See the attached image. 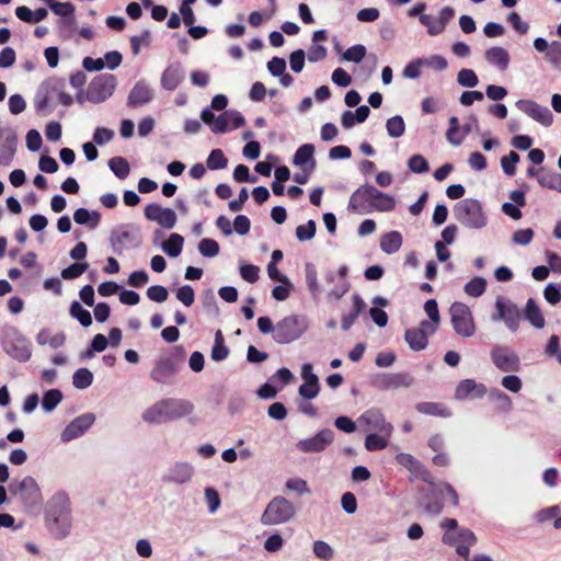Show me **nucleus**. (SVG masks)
<instances>
[{"instance_id":"1","label":"nucleus","mask_w":561,"mask_h":561,"mask_svg":"<svg viewBox=\"0 0 561 561\" xmlns=\"http://www.w3.org/2000/svg\"><path fill=\"white\" fill-rule=\"evenodd\" d=\"M46 526L56 538H65L70 530V500L66 492H57L46 505Z\"/></svg>"},{"instance_id":"2","label":"nucleus","mask_w":561,"mask_h":561,"mask_svg":"<svg viewBox=\"0 0 561 561\" xmlns=\"http://www.w3.org/2000/svg\"><path fill=\"white\" fill-rule=\"evenodd\" d=\"M193 410L194 405L188 400L167 398L146 409L142 419L149 424H160L186 416Z\"/></svg>"},{"instance_id":"3","label":"nucleus","mask_w":561,"mask_h":561,"mask_svg":"<svg viewBox=\"0 0 561 561\" xmlns=\"http://www.w3.org/2000/svg\"><path fill=\"white\" fill-rule=\"evenodd\" d=\"M1 344L5 353L19 362H27L32 356L31 342L15 327L3 328Z\"/></svg>"},{"instance_id":"4","label":"nucleus","mask_w":561,"mask_h":561,"mask_svg":"<svg viewBox=\"0 0 561 561\" xmlns=\"http://www.w3.org/2000/svg\"><path fill=\"white\" fill-rule=\"evenodd\" d=\"M456 219L471 229H481L486 225V217L479 201L465 198L454 207Z\"/></svg>"},{"instance_id":"5","label":"nucleus","mask_w":561,"mask_h":561,"mask_svg":"<svg viewBox=\"0 0 561 561\" xmlns=\"http://www.w3.org/2000/svg\"><path fill=\"white\" fill-rule=\"evenodd\" d=\"M295 514L296 508L293 503L283 496H275L266 505L261 516V523L267 526L284 524L290 520Z\"/></svg>"},{"instance_id":"6","label":"nucleus","mask_w":561,"mask_h":561,"mask_svg":"<svg viewBox=\"0 0 561 561\" xmlns=\"http://www.w3.org/2000/svg\"><path fill=\"white\" fill-rule=\"evenodd\" d=\"M306 328L305 321L298 316H287L276 323L273 339L278 344H287L299 339Z\"/></svg>"},{"instance_id":"7","label":"nucleus","mask_w":561,"mask_h":561,"mask_svg":"<svg viewBox=\"0 0 561 561\" xmlns=\"http://www.w3.org/2000/svg\"><path fill=\"white\" fill-rule=\"evenodd\" d=\"M117 81L114 75L103 73L94 77L88 85L85 99L92 103L106 101L116 88Z\"/></svg>"},{"instance_id":"8","label":"nucleus","mask_w":561,"mask_h":561,"mask_svg":"<svg viewBox=\"0 0 561 561\" xmlns=\"http://www.w3.org/2000/svg\"><path fill=\"white\" fill-rule=\"evenodd\" d=\"M455 332L463 337L472 336L476 325L470 308L462 302H454L449 309Z\"/></svg>"},{"instance_id":"9","label":"nucleus","mask_w":561,"mask_h":561,"mask_svg":"<svg viewBox=\"0 0 561 561\" xmlns=\"http://www.w3.org/2000/svg\"><path fill=\"white\" fill-rule=\"evenodd\" d=\"M495 309L497 313L492 316V320L503 321L512 332H516L522 319V313L518 307L511 300L497 297L495 301Z\"/></svg>"},{"instance_id":"10","label":"nucleus","mask_w":561,"mask_h":561,"mask_svg":"<svg viewBox=\"0 0 561 561\" xmlns=\"http://www.w3.org/2000/svg\"><path fill=\"white\" fill-rule=\"evenodd\" d=\"M443 542L448 546H454L456 552L468 559L470 554V547L477 543V537L468 528L458 529L457 533H445L442 538Z\"/></svg>"},{"instance_id":"11","label":"nucleus","mask_w":561,"mask_h":561,"mask_svg":"<svg viewBox=\"0 0 561 561\" xmlns=\"http://www.w3.org/2000/svg\"><path fill=\"white\" fill-rule=\"evenodd\" d=\"M376 190L375 186L369 184L359 186L350 197L348 210L360 215L371 213Z\"/></svg>"},{"instance_id":"12","label":"nucleus","mask_w":561,"mask_h":561,"mask_svg":"<svg viewBox=\"0 0 561 561\" xmlns=\"http://www.w3.org/2000/svg\"><path fill=\"white\" fill-rule=\"evenodd\" d=\"M491 358L497 369L504 373H516L520 369L518 355L507 346L495 345L491 351Z\"/></svg>"},{"instance_id":"13","label":"nucleus","mask_w":561,"mask_h":561,"mask_svg":"<svg viewBox=\"0 0 561 561\" xmlns=\"http://www.w3.org/2000/svg\"><path fill=\"white\" fill-rule=\"evenodd\" d=\"M436 331V327L428 320H423L417 328L408 329L404 339L413 351H422L428 344V336Z\"/></svg>"},{"instance_id":"14","label":"nucleus","mask_w":561,"mask_h":561,"mask_svg":"<svg viewBox=\"0 0 561 561\" xmlns=\"http://www.w3.org/2000/svg\"><path fill=\"white\" fill-rule=\"evenodd\" d=\"M396 460L399 465L409 470L414 479L421 480L430 485L434 484V477L431 471L414 456L408 453H400Z\"/></svg>"},{"instance_id":"15","label":"nucleus","mask_w":561,"mask_h":561,"mask_svg":"<svg viewBox=\"0 0 561 561\" xmlns=\"http://www.w3.org/2000/svg\"><path fill=\"white\" fill-rule=\"evenodd\" d=\"M179 371V365L174 358L167 356L159 358L151 373L150 378L160 385H170Z\"/></svg>"},{"instance_id":"16","label":"nucleus","mask_w":561,"mask_h":561,"mask_svg":"<svg viewBox=\"0 0 561 561\" xmlns=\"http://www.w3.org/2000/svg\"><path fill=\"white\" fill-rule=\"evenodd\" d=\"M10 490L18 494L27 506H33L42 501L39 486L32 477H25L16 486L11 484Z\"/></svg>"},{"instance_id":"17","label":"nucleus","mask_w":561,"mask_h":561,"mask_svg":"<svg viewBox=\"0 0 561 561\" xmlns=\"http://www.w3.org/2000/svg\"><path fill=\"white\" fill-rule=\"evenodd\" d=\"M414 378L408 373H386L377 375L374 385L382 391L408 388Z\"/></svg>"},{"instance_id":"18","label":"nucleus","mask_w":561,"mask_h":561,"mask_svg":"<svg viewBox=\"0 0 561 561\" xmlns=\"http://www.w3.org/2000/svg\"><path fill=\"white\" fill-rule=\"evenodd\" d=\"M145 217L157 221L161 227L171 229L176 224V214L171 208H163L159 204L151 203L145 207Z\"/></svg>"},{"instance_id":"19","label":"nucleus","mask_w":561,"mask_h":561,"mask_svg":"<svg viewBox=\"0 0 561 561\" xmlns=\"http://www.w3.org/2000/svg\"><path fill=\"white\" fill-rule=\"evenodd\" d=\"M334 439V433L330 428L318 432L313 437L302 439L297 447L304 453H320L324 450Z\"/></svg>"},{"instance_id":"20","label":"nucleus","mask_w":561,"mask_h":561,"mask_svg":"<svg viewBox=\"0 0 561 561\" xmlns=\"http://www.w3.org/2000/svg\"><path fill=\"white\" fill-rule=\"evenodd\" d=\"M516 107L524 112L526 115L542 124L549 126L552 123V113L546 106H541L531 100H518Z\"/></svg>"},{"instance_id":"21","label":"nucleus","mask_w":561,"mask_h":561,"mask_svg":"<svg viewBox=\"0 0 561 561\" xmlns=\"http://www.w3.org/2000/svg\"><path fill=\"white\" fill-rule=\"evenodd\" d=\"M245 124L243 115L238 111H226L219 116L215 117L211 125V130L215 134H224L229 128L237 129Z\"/></svg>"},{"instance_id":"22","label":"nucleus","mask_w":561,"mask_h":561,"mask_svg":"<svg viewBox=\"0 0 561 561\" xmlns=\"http://www.w3.org/2000/svg\"><path fill=\"white\" fill-rule=\"evenodd\" d=\"M95 417L91 413L82 414L70 422L61 433L64 442L72 440L82 435L94 422Z\"/></svg>"},{"instance_id":"23","label":"nucleus","mask_w":561,"mask_h":561,"mask_svg":"<svg viewBox=\"0 0 561 561\" xmlns=\"http://www.w3.org/2000/svg\"><path fill=\"white\" fill-rule=\"evenodd\" d=\"M488 392L486 387L483 383H478L473 379L461 380L455 391V398L463 400L467 398L480 399Z\"/></svg>"},{"instance_id":"24","label":"nucleus","mask_w":561,"mask_h":561,"mask_svg":"<svg viewBox=\"0 0 561 561\" xmlns=\"http://www.w3.org/2000/svg\"><path fill=\"white\" fill-rule=\"evenodd\" d=\"M152 100V92L144 81H138L130 90L127 105L136 108L149 103Z\"/></svg>"},{"instance_id":"25","label":"nucleus","mask_w":561,"mask_h":561,"mask_svg":"<svg viewBox=\"0 0 561 561\" xmlns=\"http://www.w3.org/2000/svg\"><path fill=\"white\" fill-rule=\"evenodd\" d=\"M182 79L183 72L181 64H171L169 67H167L161 76V85L168 91H173L178 88Z\"/></svg>"},{"instance_id":"26","label":"nucleus","mask_w":561,"mask_h":561,"mask_svg":"<svg viewBox=\"0 0 561 561\" xmlns=\"http://www.w3.org/2000/svg\"><path fill=\"white\" fill-rule=\"evenodd\" d=\"M314 146L305 144L300 146L294 154L293 163L299 167H308L309 172L316 168V160L313 159Z\"/></svg>"},{"instance_id":"27","label":"nucleus","mask_w":561,"mask_h":561,"mask_svg":"<svg viewBox=\"0 0 561 561\" xmlns=\"http://www.w3.org/2000/svg\"><path fill=\"white\" fill-rule=\"evenodd\" d=\"M45 87H46L47 93H51V94L56 93L57 94L58 101L62 105L70 106L72 104L73 100H72L71 95L64 91L65 87H66L65 79L50 78L49 80L46 81Z\"/></svg>"},{"instance_id":"28","label":"nucleus","mask_w":561,"mask_h":561,"mask_svg":"<svg viewBox=\"0 0 561 561\" xmlns=\"http://www.w3.org/2000/svg\"><path fill=\"white\" fill-rule=\"evenodd\" d=\"M524 317L536 329H542L546 324L545 317L534 298L527 300Z\"/></svg>"},{"instance_id":"29","label":"nucleus","mask_w":561,"mask_h":561,"mask_svg":"<svg viewBox=\"0 0 561 561\" xmlns=\"http://www.w3.org/2000/svg\"><path fill=\"white\" fill-rule=\"evenodd\" d=\"M193 467L187 462H179L170 470V473L165 478L169 482L179 484L186 483L193 476Z\"/></svg>"},{"instance_id":"30","label":"nucleus","mask_w":561,"mask_h":561,"mask_svg":"<svg viewBox=\"0 0 561 561\" xmlns=\"http://www.w3.org/2000/svg\"><path fill=\"white\" fill-rule=\"evenodd\" d=\"M485 59L489 64L496 66L500 70H506L510 65V55L503 47H492L485 51Z\"/></svg>"},{"instance_id":"31","label":"nucleus","mask_w":561,"mask_h":561,"mask_svg":"<svg viewBox=\"0 0 561 561\" xmlns=\"http://www.w3.org/2000/svg\"><path fill=\"white\" fill-rule=\"evenodd\" d=\"M110 240L113 251L118 255L129 247H137V243H134V237L129 231L114 232Z\"/></svg>"},{"instance_id":"32","label":"nucleus","mask_w":561,"mask_h":561,"mask_svg":"<svg viewBox=\"0 0 561 561\" xmlns=\"http://www.w3.org/2000/svg\"><path fill=\"white\" fill-rule=\"evenodd\" d=\"M403 239L399 231L385 233L380 239V248L387 254L398 252L402 245Z\"/></svg>"},{"instance_id":"33","label":"nucleus","mask_w":561,"mask_h":561,"mask_svg":"<svg viewBox=\"0 0 561 561\" xmlns=\"http://www.w3.org/2000/svg\"><path fill=\"white\" fill-rule=\"evenodd\" d=\"M360 421L365 422L369 430L383 431L389 424H387L383 414L379 410H368L362 414Z\"/></svg>"},{"instance_id":"34","label":"nucleus","mask_w":561,"mask_h":561,"mask_svg":"<svg viewBox=\"0 0 561 561\" xmlns=\"http://www.w3.org/2000/svg\"><path fill=\"white\" fill-rule=\"evenodd\" d=\"M36 342L39 345L48 344L51 348H59L66 342V334L64 332H58L54 335L50 334L48 329H43L36 335Z\"/></svg>"},{"instance_id":"35","label":"nucleus","mask_w":561,"mask_h":561,"mask_svg":"<svg viewBox=\"0 0 561 561\" xmlns=\"http://www.w3.org/2000/svg\"><path fill=\"white\" fill-rule=\"evenodd\" d=\"M73 220L78 225H88L90 229H95L101 220L99 211L90 213L87 208H78L73 214Z\"/></svg>"},{"instance_id":"36","label":"nucleus","mask_w":561,"mask_h":561,"mask_svg":"<svg viewBox=\"0 0 561 561\" xmlns=\"http://www.w3.org/2000/svg\"><path fill=\"white\" fill-rule=\"evenodd\" d=\"M16 136L12 135L5 138V140L0 145V164L9 165L15 154L16 151Z\"/></svg>"},{"instance_id":"37","label":"nucleus","mask_w":561,"mask_h":561,"mask_svg":"<svg viewBox=\"0 0 561 561\" xmlns=\"http://www.w3.org/2000/svg\"><path fill=\"white\" fill-rule=\"evenodd\" d=\"M371 213L377 211H391L396 207V201L391 195L385 194L376 190Z\"/></svg>"},{"instance_id":"38","label":"nucleus","mask_w":561,"mask_h":561,"mask_svg":"<svg viewBox=\"0 0 561 561\" xmlns=\"http://www.w3.org/2000/svg\"><path fill=\"white\" fill-rule=\"evenodd\" d=\"M184 239L179 233H172L167 241L162 243L163 251L171 257L180 255L183 249Z\"/></svg>"},{"instance_id":"39","label":"nucleus","mask_w":561,"mask_h":561,"mask_svg":"<svg viewBox=\"0 0 561 561\" xmlns=\"http://www.w3.org/2000/svg\"><path fill=\"white\" fill-rule=\"evenodd\" d=\"M108 168L121 180L129 175L130 167L128 161L123 157H114L108 160Z\"/></svg>"},{"instance_id":"40","label":"nucleus","mask_w":561,"mask_h":561,"mask_svg":"<svg viewBox=\"0 0 561 561\" xmlns=\"http://www.w3.org/2000/svg\"><path fill=\"white\" fill-rule=\"evenodd\" d=\"M387 133L392 138H399L405 133V123L401 115H394L387 119Z\"/></svg>"},{"instance_id":"41","label":"nucleus","mask_w":561,"mask_h":561,"mask_svg":"<svg viewBox=\"0 0 561 561\" xmlns=\"http://www.w3.org/2000/svg\"><path fill=\"white\" fill-rule=\"evenodd\" d=\"M70 316L77 319L80 324L88 328L92 324V317L89 310L84 309L80 302L73 301L69 309Z\"/></svg>"},{"instance_id":"42","label":"nucleus","mask_w":561,"mask_h":561,"mask_svg":"<svg viewBox=\"0 0 561 561\" xmlns=\"http://www.w3.org/2000/svg\"><path fill=\"white\" fill-rule=\"evenodd\" d=\"M229 355V348L225 345L224 336L220 330L216 332L215 345L211 350V358L215 362H221Z\"/></svg>"},{"instance_id":"43","label":"nucleus","mask_w":561,"mask_h":561,"mask_svg":"<svg viewBox=\"0 0 561 561\" xmlns=\"http://www.w3.org/2000/svg\"><path fill=\"white\" fill-rule=\"evenodd\" d=\"M206 164L209 170H220L227 167L228 159L221 149H214L210 151Z\"/></svg>"},{"instance_id":"44","label":"nucleus","mask_w":561,"mask_h":561,"mask_svg":"<svg viewBox=\"0 0 561 561\" xmlns=\"http://www.w3.org/2000/svg\"><path fill=\"white\" fill-rule=\"evenodd\" d=\"M320 391L319 379L317 376H311L308 381L299 387V394L305 399H313Z\"/></svg>"},{"instance_id":"45","label":"nucleus","mask_w":561,"mask_h":561,"mask_svg":"<svg viewBox=\"0 0 561 561\" xmlns=\"http://www.w3.org/2000/svg\"><path fill=\"white\" fill-rule=\"evenodd\" d=\"M93 374L88 368H79L75 371L72 383L77 389H85L92 385Z\"/></svg>"},{"instance_id":"46","label":"nucleus","mask_w":561,"mask_h":561,"mask_svg":"<svg viewBox=\"0 0 561 561\" xmlns=\"http://www.w3.org/2000/svg\"><path fill=\"white\" fill-rule=\"evenodd\" d=\"M538 183L546 188L554 190L561 193V174L545 173L537 178Z\"/></svg>"},{"instance_id":"47","label":"nucleus","mask_w":561,"mask_h":561,"mask_svg":"<svg viewBox=\"0 0 561 561\" xmlns=\"http://www.w3.org/2000/svg\"><path fill=\"white\" fill-rule=\"evenodd\" d=\"M485 279L483 277H474L466 284L465 291L471 297H479L485 291Z\"/></svg>"},{"instance_id":"48","label":"nucleus","mask_w":561,"mask_h":561,"mask_svg":"<svg viewBox=\"0 0 561 561\" xmlns=\"http://www.w3.org/2000/svg\"><path fill=\"white\" fill-rule=\"evenodd\" d=\"M61 399H62V393L60 390H58V389L48 390L47 392H45L43 400H42L43 409L46 411L54 410L59 404Z\"/></svg>"},{"instance_id":"49","label":"nucleus","mask_w":561,"mask_h":561,"mask_svg":"<svg viewBox=\"0 0 561 561\" xmlns=\"http://www.w3.org/2000/svg\"><path fill=\"white\" fill-rule=\"evenodd\" d=\"M198 251L203 256L214 257L219 253V244L214 239L205 238L198 243Z\"/></svg>"},{"instance_id":"50","label":"nucleus","mask_w":561,"mask_h":561,"mask_svg":"<svg viewBox=\"0 0 561 561\" xmlns=\"http://www.w3.org/2000/svg\"><path fill=\"white\" fill-rule=\"evenodd\" d=\"M519 161V154L515 151H511L507 156L502 157L501 165L504 173L508 176H513L516 173V163Z\"/></svg>"},{"instance_id":"51","label":"nucleus","mask_w":561,"mask_h":561,"mask_svg":"<svg viewBox=\"0 0 561 561\" xmlns=\"http://www.w3.org/2000/svg\"><path fill=\"white\" fill-rule=\"evenodd\" d=\"M89 267L87 262H76L61 271V277L64 279H75L81 276Z\"/></svg>"},{"instance_id":"52","label":"nucleus","mask_w":561,"mask_h":561,"mask_svg":"<svg viewBox=\"0 0 561 561\" xmlns=\"http://www.w3.org/2000/svg\"><path fill=\"white\" fill-rule=\"evenodd\" d=\"M316 230V221L310 219L306 225H300L296 228V237L301 242L308 241L314 237Z\"/></svg>"},{"instance_id":"53","label":"nucleus","mask_w":561,"mask_h":561,"mask_svg":"<svg viewBox=\"0 0 561 561\" xmlns=\"http://www.w3.org/2000/svg\"><path fill=\"white\" fill-rule=\"evenodd\" d=\"M313 553L317 558L329 561L333 558L334 551L328 542L323 540H316L313 542Z\"/></svg>"},{"instance_id":"54","label":"nucleus","mask_w":561,"mask_h":561,"mask_svg":"<svg viewBox=\"0 0 561 561\" xmlns=\"http://www.w3.org/2000/svg\"><path fill=\"white\" fill-rule=\"evenodd\" d=\"M306 283L310 293L316 296L319 293L320 287L317 270L311 263L306 264Z\"/></svg>"},{"instance_id":"55","label":"nucleus","mask_w":561,"mask_h":561,"mask_svg":"<svg viewBox=\"0 0 561 561\" xmlns=\"http://www.w3.org/2000/svg\"><path fill=\"white\" fill-rule=\"evenodd\" d=\"M455 10L451 7H445L440 10L437 19V27H433V33H443L447 24L454 19Z\"/></svg>"},{"instance_id":"56","label":"nucleus","mask_w":561,"mask_h":561,"mask_svg":"<svg viewBox=\"0 0 561 561\" xmlns=\"http://www.w3.org/2000/svg\"><path fill=\"white\" fill-rule=\"evenodd\" d=\"M387 439L378 434H368L365 438V447L369 451L381 450L387 447Z\"/></svg>"},{"instance_id":"57","label":"nucleus","mask_w":561,"mask_h":561,"mask_svg":"<svg viewBox=\"0 0 561 561\" xmlns=\"http://www.w3.org/2000/svg\"><path fill=\"white\" fill-rule=\"evenodd\" d=\"M50 10L60 16H72L75 12V5L71 2H58L50 1L48 2Z\"/></svg>"},{"instance_id":"58","label":"nucleus","mask_w":561,"mask_h":561,"mask_svg":"<svg viewBox=\"0 0 561 561\" xmlns=\"http://www.w3.org/2000/svg\"><path fill=\"white\" fill-rule=\"evenodd\" d=\"M457 81L460 85L467 87V88H473L479 82L476 72L471 69H461L458 72Z\"/></svg>"},{"instance_id":"59","label":"nucleus","mask_w":561,"mask_h":561,"mask_svg":"<svg viewBox=\"0 0 561 561\" xmlns=\"http://www.w3.org/2000/svg\"><path fill=\"white\" fill-rule=\"evenodd\" d=\"M151 38V33L149 30H144L139 35L133 36L130 38V46L134 55H138L140 51L141 45H149Z\"/></svg>"},{"instance_id":"60","label":"nucleus","mask_w":561,"mask_h":561,"mask_svg":"<svg viewBox=\"0 0 561 561\" xmlns=\"http://www.w3.org/2000/svg\"><path fill=\"white\" fill-rule=\"evenodd\" d=\"M366 55V47L357 44L346 49L343 58L347 61L360 62Z\"/></svg>"},{"instance_id":"61","label":"nucleus","mask_w":561,"mask_h":561,"mask_svg":"<svg viewBox=\"0 0 561 561\" xmlns=\"http://www.w3.org/2000/svg\"><path fill=\"white\" fill-rule=\"evenodd\" d=\"M408 167L414 173H425L430 169L426 159L421 154L412 156L408 161Z\"/></svg>"},{"instance_id":"62","label":"nucleus","mask_w":561,"mask_h":561,"mask_svg":"<svg viewBox=\"0 0 561 561\" xmlns=\"http://www.w3.org/2000/svg\"><path fill=\"white\" fill-rule=\"evenodd\" d=\"M169 293L164 286L152 285L147 289V297L154 302H163L168 299Z\"/></svg>"},{"instance_id":"63","label":"nucleus","mask_w":561,"mask_h":561,"mask_svg":"<svg viewBox=\"0 0 561 561\" xmlns=\"http://www.w3.org/2000/svg\"><path fill=\"white\" fill-rule=\"evenodd\" d=\"M176 298L186 307H191L195 301L194 289L190 285H184L176 290Z\"/></svg>"},{"instance_id":"64","label":"nucleus","mask_w":561,"mask_h":561,"mask_svg":"<svg viewBox=\"0 0 561 561\" xmlns=\"http://www.w3.org/2000/svg\"><path fill=\"white\" fill-rule=\"evenodd\" d=\"M546 59L554 66L561 65V42L553 41L550 44L546 53Z\"/></svg>"}]
</instances>
